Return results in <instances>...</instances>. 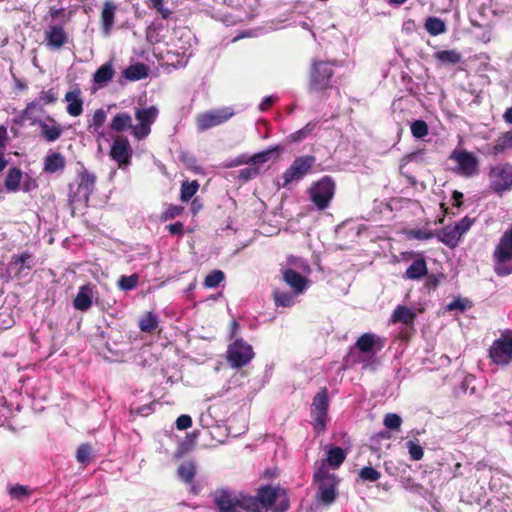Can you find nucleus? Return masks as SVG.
<instances>
[{"mask_svg": "<svg viewBox=\"0 0 512 512\" xmlns=\"http://www.w3.org/2000/svg\"><path fill=\"white\" fill-rule=\"evenodd\" d=\"M317 126V122H309L300 130L290 134L289 138L293 142H299L305 138H307L314 131Z\"/></svg>", "mask_w": 512, "mask_h": 512, "instance_id": "46", "label": "nucleus"}, {"mask_svg": "<svg viewBox=\"0 0 512 512\" xmlns=\"http://www.w3.org/2000/svg\"><path fill=\"white\" fill-rule=\"evenodd\" d=\"M282 150L283 148L281 146H275L273 148L256 153L251 157H247L245 155L239 156L233 165L237 166L241 164H247L248 167L238 171V180L247 182L255 179L260 174V165L266 163L273 157L277 158Z\"/></svg>", "mask_w": 512, "mask_h": 512, "instance_id": "2", "label": "nucleus"}, {"mask_svg": "<svg viewBox=\"0 0 512 512\" xmlns=\"http://www.w3.org/2000/svg\"><path fill=\"white\" fill-rule=\"evenodd\" d=\"M36 100L43 105H54L58 101V92L53 87L48 90L43 89Z\"/></svg>", "mask_w": 512, "mask_h": 512, "instance_id": "47", "label": "nucleus"}, {"mask_svg": "<svg viewBox=\"0 0 512 512\" xmlns=\"http://www.w3.org/2000/svg\"><path fill=\"white\" fill-rule=\"evenodd\" d=\"M489 189L502 196L512 189V164L509 162L491 166L488 172Z\"/></svg>", "mask_w": 512, "mask_h": 512, "instance_id": "5", "label": "nucleus"}, {"mask_svg": "<svg viewBox=\"0 0 512 512\" xmlns=\"http://www.w3.org/2000/svg\"><path fill=\"white\" fill-rule=\"evenodd\" d=\"M316 158L312 155L297 157L292 164L283 173V187L288 186L294 181L301 180L313 167Z\"/></svg>", "mask_w": 512, "mask_h": 512, "instance_id": "12", "label": "nucleus"}, {"mask_svg": "<svg viewBox=\"0 0 512 512\" xmlns=\"http://www.w3.org/2000/svg\"><path fill=\"white\" fill-rule=\"evenodd\" d=\"M192 418L189 415L183 414L176 419V428L178 430H186L192 426Z\"/></svg>", "mask_w": 512, "mask_h": 512, "instance_id": "60", "label": "nucleus"}, {"mask_svg": "<svg viewBox=\"0 0 512 512\" xmlns=\"http://www.w3.org/2000/svg\"><path fill=\"white\" fill-rule=\"evenodd\" d=\"M463 193L458 191V190H454L453 193H452V199L454 201V206L455 207H461L462 204H463Z\"/></svg>", "mask_w": 512, "mask_h": 512, "instance_id": "64", "label": "nucleus"}, {"mask_svg": "<svg viewBox=\"0 0 512 512\" xmlns=\"http://www.w3.org/2000/svg\"><path fill=\"white\" fill-rule=\"evenodd\" d=\"M93 291L90 285H83L79 288L77 295L73 300V306L76 310L85 312L92 306Z\"/></svg>", "mask_w": 512, "mask_h": 512, "instance_id": "26", "label": "nucleus"}, {"mask_svg": "<svg viewBox=\"0 0 512 512\" xmlns=\"http://www.w3.org/2000/svg\"><path fill=\"white\" fill-rule=\"evenodd\" d=\"M257 501L259 506L270 508L272 507L277 498H280L278 506L275 507V512H285L289 509V499L285 489L280 487H273L272 485H262L257 490Z\"/></svg>", "mask_w": 512, "mask_h": 512, "instance_id": "6", "label": "nucleus"}, {"mask_svg": "<svg viewBox=\"0 0 512 512\" xmlns=\"http://www.w3.org/2000/svg\"><path fill=\"white\" fill-rule=\"evenodd\" d=\"M146 3L149 8L155 9L163 19L170 18L172 12L164 6V0H146Z\"/></svg>", "mask_w": 512, "mask_h": 512, "instance_id": "50", "label": "nucleus"}, {"mask_svg": "<svg viewBox=\"0 0 512 512\" xmlns=\"http://www.w3.org/2000/svg\"><path fill=\"white\" fill-rule=\"evenodd\" d=\"M337 66V60L313 59L308 73V92L328 97L329 91L333 88V77Z\"/></svg>", "mask_w": 512, "mask_h": 512, "instance_id": "1", "label": "nucleus"}, {"mask_svg": "<svg viewBox=\"0 0 512 512\" xmlns=\"http://www.w3.org/2000/svg\"><path fill=\"white\" fill-rule=\"evenodd\" d=\"M313 481L317 484L316 498L324 506L333 504L338 496L337 486L340 479L333 473H329L324 464H320L314 472Z\"/></svg>", "mask_w": 512, "mask_h": 512, "instance_id": "3", "label": "nucleus"}, {"mask_svg": "<svg viewBox=\"0 0 512 512\" xmlns=\"http://www.w3.org/2000/svg\"><path fill=\"white\" fill-rule=\"evenodd\" d=\"M283 279L296 294L302 293L307 285V279L299 272L291 268L283 271Z\"/></svg>", "mask_w": 512, "mask_h": 512, "instance_id": "27", "label": "nucleus"}, {"mask_svg": "<svg viewBox=\"0 0 512 512\" xmlns=\"http://www.w3.org/2000/svg\"><path fill=\"white\" fill-rule=\"evenodd\" d=\"M138 280L139 276L137 274L122 275L118 280V286L123 291H130L137 287Z\"/></svg>", "mask_w": 512, "mask_h": 512, "instance_id": "48", "label": "nucleus"}, {"mask_svg": "<svg viewBox=\"0 0 512 512\" xmlns=\"http://www.w3.org/2000/svg\"><path fill=\"white\" fill-rule=\"evenodd\" d=\"M31 257V254L27 251L20 255H13L11 257V264L19 266V271H21L24 268V263Z\"/></svg>", "mask_w": 512, "mask_h": 512, "instance_id": "59", "label": "nucleus"}, {"mask_svg": "<svg viewBox=\"0 0 512 512\" xmlns=\"http://www.w3.org/2000/svg\"><path fill=\"white\" fill-rule=\"evenodd\" d=\"M34 125L40 128V137L47 142L57 141L63 134V127L57 122V120L47 115L45 119L36 121Z\"/></svg>", "mask_w": 512, "mask_h": 512, "instance_id": "16", "label": "nucleus"}, {"mask_svg": "<svg viewBox=\"0 0 512 512\" xmlns=\"http://www.w3.org/2000/svg\"><path fill=\"white\" fill-rule=\"evenodd\" d=\"M358 475L361 480L368 482H375L381 477V473L371 466L363 467Z\"/></svg>", "mask_w": 512, "mask_h": 512, "instance_id": "51", "label": "nucleus"}, {"mask_svg": "<svg viewBox=\"0 0 512 512\" xmlns=\"http://www.w3.org/2000/svg\"><path fill=\"white\" fill-rule=\"evenodd\" d=\"M76 460L82 465H88L92 461V447L88 443L79 445L76 451Z\"/></svg>", "mask_w": 512, "mask_h": 512, "instance_id": "43", "label": "nucleus"}, {"mask_svg": "<svg viewBox=\"0 0 512 512\" xmlns=\"http://www.w3.org/2000/svg\"><path fill=\"white\" fill-rule=\"evenodd\" d=\"M272 296L277 307H291L295 303L294 296L289 292L275 289L272 292Z\"/></svg>", "mask_w": 512, "mask_h": 512, "instance_id": "41", "label": "nucleus"}, {"mask_svg": "<svg viewBox=\"0 0 512 512\" xmlns=\"http://www.w3.org/2000/svg\"><path fill=\"white\" fill-rule=\"evenodd\" d=\"M158 327V318L152 313H146L139 321V328L142 332L151 333Z\"/></svg>", "mask_w": 512, "mask_h": 512, "instance_id": "42", "label": "nucleus"}, {"mask_svg": "<svg viewBox=\"0 0 512 512\" xmlns=\"http://www.w3.org/2000/svg\"><path fill=\"white\" fill-rule=\"evenodd\" d=\"M123 75L130 81L141 80L147 77L148 68L143 63L132 64L124 70Z\"/></svg>", "mask_w": 512, "mask_h": 512, "instance_id": "36", "label": "nucleus"}, {"mask_svg": "<svg viewBox=\"0 0 512 512\" xmlns=\"http://www.w3.org/2000/svg\"><path fill=\"white\" fill-rule=\"evenodd\" d=\"M254 355L252 346L240 338L229 345L227 361L232 368H242L254 358Z\"/></svg>", "mask_w": 512, "mask_h": 512, "instance_id": "9", "label": "nucleus"}, {"mask_svg": "<svg viewBox=\"0 0 512 512\" xmlns=\"http://www.w3.org/2000/svg\"><path fill=\"white\" fill-rule=\"evenodd\" d=\"M460 238L461 235L455 226H446L438 234L439 241L450 248L456 247Z\"/></svg>", "mask_w": 512, "mask_h": 512, "instance_id": "33", "label": "nucleus"}, {"mask_svg": "<svg viewBox=\"0 0 512 512\" xmlns=\"http://www.w3.org/2000/svg\"><path fill=\"white\" fill-rule=\"evenodd\" d=\"M134 125L132 124V117L126 112L117 113L110 123V129L117 133H122L132 128Z\"/></svg>", "mask_w": 512, "mask_h": 512, "instance_id": "32", "label": "nucleus"}, {"mask_svg": "<svg viewBox=\"0 0 512 512\" xmlns=\"http://www.w3.org/2000/svg\"><path fill=\"white\" fill-rule=\"evenodd\" d=\"M184 213V207L179 205H169L168 208L161 214L162 221H168L181 216Z\"/></svg>", "mask_w": 512, "mask_h": 512, "instance_id": "52", "label": "nucleus"}, {"mask_svg": "<svg viewBox=\"0 0 512 512\" xmlns=\"http://www.w3.org/2000/svg\"><path fill=\"white\" fill-rule=\"evenodd\" d=\"M114 74L112 62H107L96 70L93 75V81L95 84L104 85L113 78Z\"/></svg>", "mask_w": 512, "mask_h": 512, "instance_id": "35", "label": "nucleus"}, {"mask_svg": "<svg viewBox=\"0 0 512 512\" xmlns=\"http://www.w3.org/2000/svg\"><path fill=\"white\" fill-rule=\"evenodd\" d=\"M493 259L499 261H508L512 259V224L511 227L504 232L495 247Z\"/></svg>", "mask_w": 512, "mask_h": 512, "instance_id": "20", "label": "nucleus"}, {"mask_svg": "<svg viewBox=\"0 0 512 512\" xmlns=\"http://www.w3.org/2000/svg\"><path fill=\"white\" fill-rule=\"evenodd\" d=\"M117 5L113 1H105L100 14L102 32L108 36L114 26Z\"/></svg>", "mask_w": 512, "mask_h": 512, "instance_id": "22", "label": "nucleus"}, {"mask_svg": "<svg viewBox=\"0 0 512 512\" xmlns=\"http://www.w3.org/2000/svg\"><path fill=\"white\" fill-rule=\"evenodd\" d=\"M159 110L155 106L148 108H137L135 111V118L138 121L137 125L132 128V135L137 140H143L151 133V125L156 121Z\"/></svg>", "mask_w": 512, "mask_h": 512, "instance_id": "11", "label": "nucleus"}, {"mask_svg": "<svg viewBox=\"0 0 512 512\" xmlns=\"http://www.w3.org/2000/svg\"><path fill=\"white\" fill-rule=\"evenodd\" d=\"M45 44L48 48L58 50L68 42V34L60 25H50L45 30Z\"/></svg>", "mask_w": 512, "mask_h": 512, "instance_id": "17", "label": "nucleus"}, {"mask_svg": "<svg viewBox=\"0 0 512 512\" xmlns=\"http://www.w3.org/2000/svg\"><path fill=\"white\" fill-rule=\"evenodd\" d=\"M22 180V171L19 168H10L5 177L4 186L7 191L15 192L19 189Z\"/></svg>", "mask_w": 512, "mask_h": 512, "instance_id": "37", "label": "nucleus"}, {"mask_svg": "<svg viewBox=\"0 0 512 512\" xmlns=\"http://www.w3.org/2000/svg\"><path fill=\"white\" fill-rule=\"evenodd\" d=\"M411 133L415 138L422 139L428 135V125L424 120H416L411 124Z\"/></svg>", "mask_w": 512, "mask_h": 512, "instance_id": "49", "label": "nucleus"}, {"mask_svg": "<svg viewBox=\"0 0 512 512\" xmlns=\"http://www.w3.org/2000/svg\"><path fill=\"white\" fill-rule=\"evenodd\" d=\"M409 237L417 240H429L434 237V233L429 229H414L409 232Z\"/></svg>", "mask_w": 512, "mask_h": 512, "instance_id": "56", "label": "nucleus"}, {"mask_svg": "<svg viewBox=\"0 0 512 512\" xmlns=\"http://www.w3.org/2000/svg\"><path fill=\"white\" fill-rule=\"evenodd\" d=\"M214 503L220 512H238L237 510V495L221 489L215 492Z\"/></svg>", "mask_w": 512, "mask_h": 512, "instance_id": "19", "label": "nucleus"}, {"mask_svg": "<svg viewBox=\"0 0 512 512\" xmlns=\"http://www.w3.org/2000/svg\"><path fill=\"white\" fill-rule=\"evenodd\" d=\"M157 403V401H152L148 404H145L139 408L136 409V414L141 416H148L150 413L154 411V406Z\"/></svg>", "mask_w": 512, "mask_h": 512, "instance_id": "62", "label": "nucleus"}, {"mask_svg": "<svg viewBox=\"0 0 512 512\" xmlns=\"http://www.w3.org/2000/svg\"><path fill=\"white\" fill-rule=\"evenodd\" d=\"M329 406L328 389L327 387H322L313 397L310 406L311 425L317 435H321L326 431L329 421Z\"/></svg>", "mask_w": 512, "mask_h": 512, "instance_id": "4", "label": "nucleus"}, {"mask_svg": "<svg viewBox=\"0 0 512 512\" xmlns=\"http://www.w3.org/2000/svg\"><path fill=\"white\" fill-rule=\"evenodd\" d=\"M384 425L391 430H398L402 424V419L398 414L388 413L383 421Z\"/></svg>", "mask_w": 512, "mask_h": 512, "instance_id": "55", "label": "nucleus"}, {"mask_svg": "<svg viewBox=\"0 0 512 512\" xmlns=\"http://www.w3.org/2000/svg\"><path fill=\"white\" fill-rule=\"evenodd\" d=\"M166 229L171 235L183 236L184 225L182 222H175L166 226Z\"/></svg>", "mask_w": 512, "mask_h": 512, "instance_id": "61", "label": "nucleus"}, {"mask_svg": "<svg viewBox=\"0 0 512 512\" xmlns=\"http://www.w3.org/2000/svg\"><path fill=\"white\" fill-rule=\"evenodd\" d=\"M65 166V157L59 152H53L45 157L44 171L47 173H56L58 171H63Z\"/></svg>", "mask_w": 512, "mask_h": 512, "instance_id": "30", "label": "nucleus"}, {"mask_svg": "<svg viewBox=\"0 0 512 512\" xmlns=\"http://www.w3.org/2000/svg\"><path fill=\"white\" fill-rule=\"evenodd\" d=\"M45 105L36 99L27 103L25 109L21 112V118L28 121L30 125H34L36 121L42 120L41 115L45 114Z\"/></svg>", "mask_w": 512, "mask_h": 512, "instance_id": "25", "label": "nucleus"}, {"mask_svg": "<svg viewBox=\"0 0 512 512\" xmlns=\"http://www.w3.org/2000/svg\"><path fill=\"white\" fill-rule=\"evenodd\" d=\"M510 148H512V129L502 133L493 145H487L486 153L496 157Z\"/></svg>", "mask_w": 512, "mask_h": 512, "instance_id": "24", "label": "nucleus"}, {"mask_svg": "<svg viewBox=\"0 0 512 512\" xmlns=\"http://www.w3.org/2000/svg\"><path fill=\"white\" fill-rule=\"evenodd\" d=\"M376 338L372 333H364L357 339L355 346L362 353H371L376 345Z\"/></svg>", "mask_w": 512, "mask_h": 512, "instance_id": "39", "label": "nucleus"}, {"mask_svg": "<svg viewBox=\"0 0 512 512\" xmlns=\"http://www.w3.org/2000/svg\"><path fill=\"white\" fill-rule=\"evenodd\" d=\"M9 495L12 498L23 500L30 495V490L27 486L16 484L10 488Z\"/></svg>", "mask_w": 512, "mask_h": 512, "instance_id": "54", "label": "nucleus"}, {"mask_svg": "<svg viewBox=\"0 0 512 512\" xmlns=\"http://www.w3.org/2000/svg\"><path fill=\"white\" fill-rule=\"evenodd\" d=\"M449 159L457 163V173L463 177L471 178L479 173V160L472 152L454 149Z\"/></svg>", "mask_w": 512, "mask_h": 512, "instance_id": "10", "label": "nucleus"}, {"mask_svg": "<svg viewBox=\"0 0 512 512\" xmlns=\"http://www.w3.org/2000/svg\"><path fill=\"white\" fill-rule=\"evenodd\" d=\"M225 279V274L221 270H213L204 279V286L207 288H216Z\"/></svg>", "mask_w": 512, "mask_h": 512, "instance_id": "45", "label": "nucleus"}, {"mask_svg": "<svg viewBox=\"0 0 512 512\" xmlns=\"http://www.w3.org/2000/svg\"><path fill=\"white\" fill-rule=\"evenodd\" d=\"M416 319L415 312L403 305H398L391 315L390 322L402 323L405 329L401 332L402 338L408 340L412 332H414V322Z\"/></svg>", "mask_w": 512, "mask_h": 512, "instance_id": "15", "label": "nucleus"}, {"mask_svg": "<svg viewBox=\"0 0 512 512\" xmlns=\"http://www.w3.org/2000/svg\"><path fill=\"white\" fill-rule=\"evenodd\" d=\"M410 458L414 461H419L424 456L423 448L415 441L410 440L407 443Z\"/></svg>", "mask_w": 512, "mask_h": 512, "instance_id": "53", "label": "nucleus"}, {"mask_svg": "<svg viewBox=\"0 0 512 512\" xmlns=\"http://www.w3.org/2000/svg\"><path fill=\"white\" fill-rule=\"evenodd\" d=\"M334 192L335 183L329 176L318 180L309 190L311 201L319 210H324L329 206L333 199Z\"/></svg>", "mask_w": 512, "mask_h": 512, "instance_id": "8", "label": "nucleus"}, {"mask_svg": "<svg viewBox=\"0 0 512 512\" xmlns=\"http://www.w3.org/2000/svg\"><path fill=\"white\" fill-rule=\"evenodd\" d=\"M428 274V267L426 260L420 257L414 260L411 265L406 269L404 277L409 280H419Z\"/></svg>", "mask_w": 512, "mask_h": 512, "instance_id": "28", "label": "nucleus"}, {"mask_svg": "<svg viewBox=\"0 0 512 512\" xmlns=\"http://www.w3.org/2000/svg\"><path fill=\"white\" fill-rule=\"evenodd\" d=\"M439 65H457L462 61V55L457 49L440 50L433 54Z\"/></svg>", "mask_w": 512, "mask_h": 512, "instance_id": "29", "label": "nucleus"}, {"mask_svg": "<svg viewBox=\"0 0 512 512\" xmlns=\"http://www.w3.org/2000/svg\"><path fill=\"white\" fill-rule=\"evenodd\" d=\"M78 179V193H82L85 202H88L95 189L96 175L83 167Z\"/></svg>", "mask_w": 512, "mask_h": 512, "instance_id": "21", "label": "nucleus"}, {"mask_svg": "<svg viewBox=\"0 0 512 512\" xmlns=\"http://www.w3.org/2000/svg\"><path fill=\"white\" fill-rule=\"evenodd\" d=\"M507 261H499L498 259H494V271L498 276H507L512 273V268L506 265Z\"/></svg>", "mask_w": 512, "mask_h": 512, "instance_id": "57", "label": "nucleus"}, {"mask_svg": "<svg viewBox=\"0 0 512 512\" xmlns=\"http://www.w3.org/2000/svg\"><path fill=\"white\" fill-rule=\"evenodd\" d=\"M200 184L197 180L188 181L185 180L181 184L180 189V200L182 202H189L193 196L197 193L199 190Z\"/></svg>", "mask_w": 512, "mask_h": 512, "instance_id": "40", "label": "nucleus"}, {"mask_svg": "<svg viewBox=\"0 0 512 512\" xmlns=\"http://www.w3.org/2000/svg\"><path fill=\"white\" fill-rule=\"evenodd\" d=\"M132 148L130 142L125 136H116L109 152L110 157L119 167L127 166L131 162Z\"/></svg>", "mask_w": 512, "mask_h": 512, "instance_id": "14", "label": "nucleus"}, {"mask_svg": "<svg viewBox=\"0 0 512 512\" xmlns=\"http://www.w3.org/2000/svg\"><path fill=\"white\" fill-rule=\"evenodd\" d=\"M196 474L197 466L194 460L186 461L180 464L177 468V475L179 479L187 485L194 483Z\"/></svg>", "mask_w": 512, "mask_h": 512, "instance_id": "31", "label": "nucleus"}, {"mask_svg": "<svg viewBox=\"0 0 512 512\" xmlns=\"http://www.w3.org/2000/svg\"><path fill=\"white\" fill-rule=\"evenodd\" d=\"M424 27L431 36H437L447 31L445 22L439 17H428Z\"/></svg>", "mask_w": 512, "mask_h": 512, "instance_id": "38", "label": "nucleus"}, {"mask_svg": "<svg viewBox=\"0 0 512 512\" xmlns=\"http://www.w3.org/2000/svg\"><path fill=\"white\" fill-rule=\"evenodd\" d=\"M64 101L67 102L66 112L71 117H78L83 113L82 91L77 85L72 90L66 92Z\"/></svg>", "mask_w": 512, "mask_h": 512, "instance_id": "18", "label": "nucleus"}, {"mask_svg": "<svg viewBox=\"0 0 512 512\" xmlns=\"http://www.w3.org/2000/svg\"><path fill=\"white\" fill-rule=\"evenodd\" d=\"M347 457V451L343 448L335 445H330L326 451V458L322 460L321 464L324 467H330L332 469H338Z\"/></svg>", "mask_w": 512, "mask_h": 512, "instance_id": "23", "label": "nucleus"}, {"mask_svg": "<svg viewBox=\"0 0 512 512\" xmlns=\"http://www.w3.org/2000/svg\"><path fill=\"white\" fill-rule=\"evenodd\" d=\"M473 222H474L473 219H471L468 216H465L459 222H457L454 226L457 229V231H459L460 235L462 236L464 233H466L470 229Z\"/></svg>", "mask_w": 512, "mask_h": 512, "instance_id": "58", "label": "nucleus"}, {"mask_svg": "<svg viewBox=\"0 0 512 512\" xmlns=\"http://www.w3.org/2000/svg\"><path fill=\"white\" fill-rule=\"evenodd\" d=\"M234 114V110L231 107L214 109L198 114L196 117L197 129L203 132L212 127L221 125L233 117Z\"/></svg>", "mask_w": 512, "mask_h": 512, "instance_id": "13", "label": "nucleus"}, {"mask_svg": "<svg viewBox=\"0 0 512 512\" xmlns=\"http://www.w3.org/2000/svg\"><path fill=\"white\" fill-rule=\"evenodd\" d=\"M489 358L500 366L512 362V330H506L493 342L489 349Z\"/></svg>", "mask_w": 512, "mask_h": 512, "instance_id": "7", "label": "nucleus"}, {"mask_svg": "<svg viewBox=\"0 0 512 512\" xmlns=\"http://www.w3.org/2000/svg\"><path fill=\"white\" fill-rule=\"evenodd\" d=\"M105 121L106 112L102 108L97 109L88 125V130L91 132H97L104 125Z\"/></svg>", "mask_w": 512, "mask_h": 512, "instance_id": "44", "label": "nucleus"}, {"mask_svg": "<svg viewBox=\"0 0 512 512\" xmlns=\"http://www.w3.org/2000/svg\"><path fill=\"white\" fill-rule=\"evenodd\" d=\"M237 510H245L247 512H260V507L257 501V496H251L244 493L237 495Z\"/></svg>", "mask_w": 512, "mask_h": 512, "instance_id": "34", "label": "nucleus"}, {"mask_svg": "<svg viewBox=\"0 0 512 512\" xmlns=\"http://www.w3.org/2000/svg\"><path fill=\"white\" fill-rule=\"evenodd\" d=\"M425 288L435 290L439 285V280L435 274L426 275Z\"/></svg>", "mask_w": 512, "mask_h": 512, "instance_id": "63", "label": "nucleus"}]
</instances>
